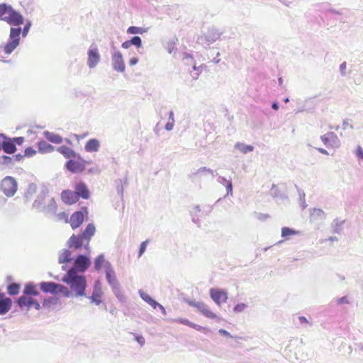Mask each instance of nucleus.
I'll return each instance as SVG.
<instances>
[{
    "label": "nucleus",
    "mask_w": 363,
    "mask_h": 363,
    "mask_svg": "<svg viewBox=\"0 0 363 363\" xmlns=\"http://www.w3.org/2000/svg\"><path fill=\"white\" fill-rule=\"evenodd\" d=\"M346 68H347V63L346 62H342L340 65V72L342 76H346Z\"/></svg>",
    "instance_id": "55"
},
{
    "label": "nucleus",
    "mask_w": 363,
    "mask_h": 363,
    "mask_svg": "<svg viewBox=\"0 0 363 363\" xmlns=\"http://www.w3.org/2000/svg\"><path fill=\"white\" fill-rule=\"evenodd\" d=\"M209 174L212 178L214 177V171L211 169L207 168L206 167L199 168L196 172L194 173V175H207Z\"/></svg>",
    "instance_id": "40"
},
{
    "label": "nucleus",
    "mask_w": 363,
    "mask_h": 363,
    "mask_svg": "<svg viewBox=\"0 0 363 363\" xmlns=\"http://www.w3.org/2000/svg\"><path fill=\"white\" fill-rule=\"evenodd\" d=\"M86 241L82 238L80 235H76L73 234L67 240V246L69 248H74L75 250L80 249Z\"/></svg>",
    "instance_id": "18"
},
{
    "label": "nucleus",
    "mask_w": 363,
    "mask_h": 363,
    "mask_svg": "<svg viewBox=\"0 0 363 363\" xmlns=\"http://www.w3.org/2000/svg\"><path fill=\"white\" fill-rule=\"evenodd\" d=\"M61 198L67 204H73L78 201L77 194L70 190H64L61 194Z\"/></svg>",
    "instance_id": "22"
},
{
    "label": "nucleus",
    "mask_w": 363,
    "mask_h": 363,
    "mask_svg": "<svg viewBox=\"0 0 363 363\" xmlns=\"http://www.w3.org/2000/svg\"><path fill=\"white\" fill-rule=\"evenodd\" d=\"M60 303V300L57 297H50L47 299H45L43 302V307L45 308H49L52 306H56Z\"/></svg>",
    "instance_id": "35"
},
{
    "label": "nucleus",
    "mask_w": 363,
    "mask_h": 363,
    "mask_svg": "<svg viewBox=\"0 0 363 363\" xmlns=\"http://www.w3.org/2000/svg\"><path fill=\"white\" fill-rule=\"evenodd\" d=\"M39 150L41 152H50L54 150V147L46 141H41L38 144Z\"/></svg>",
    "instance_id": "37"
},
{
    "label": "nucleus",
    "mask_w": 363,
    "mask_h": 363,
    "mask_svg": "<svg viewBox=\"0 0 363 363\" xmlns=\"http://www.w3.org/2000/svg\"><path fill=\"white\" fill-rule=\"evenodd\" d=\"M345 220H340L337 218L335 219L332 223L333 232L335 233L340 234L342 229Z\"/></svg>",
    "instance_id": "33"
},
{
    "label": "nucleus",
    "mask_w": 363,
    "mask_h": 363,
    "mask_svg": "<svg viewBox=\"0 0 363 363\" xmlns=\"http://www.w3.org/2000/svg\"><path fill=\"white\" fill-rule=\"evenodd\" d=\"M149 241L147 240L145 241H143L140 246L139 252H138V257H140L143 253L145 252L147 244Z\"/></svg>",
    "instance_id": "49"
},
{
    "label": "nucleus",
    "mask_w": 363,
    "mask_h": 363,
    "mask_svg": "<svg viewBox=\"0 0 363 363\" xmlns=\"http://www.w3.org/2000/svg\"><path fill=\"white\" fill-rule=\"evenodd\" d=\"M48 194V188L46 186H43L40 191L38 194L37 198L35 199L33 203V207L41 211L44 205H45V199Z\"/></svg>",
    "instance_id": "16"
},
{
    "label": "nucleus",
    "mask_w": 363,
    "mask_h": 363,
    "mask_svg": "<svg viewBox=\"0 0 363 363\" xmlns=\"http://www.w3.org/2000/svg\"><path fill=\"white\" fill-rule=\"evenodd\" d=\"M0 18L14 26L23 24L24 21L23 16L19 12L6 4H0Z\"/></svg>",
    "instance_id": "3"
},
{
    "label": "nucleus",
    "mask_w": 363,
    "mask_h": 363,
    "mask_svg": "<svg viewBox=\"0 0 363 363\" xmlns=\"http://www.w3.org/2000/svg\"><path fill=\"white\" fill-rule=\"evenodd\" d=\"M355 154L358 159L363 160V149L361 146H357Z\"/></svg>",
    "instance_id": "53"
},
{
    "label": "nucleus",
    "mask_w": 363,
    "mask_h": 363,
    "mask_svg": "<svg viewBox=\"0 0 363 363\" xmlns=\"http://www.w3.org/2000/svg\"><path fill=\"white\" fill-rule=\"evenodd\" d=\"M44 135L46 139L53 143L60 144L62 142V138L60 135L55 134L54 133L45 131L44 133Z\"/></svg>",
    "instance_id": "31"
},
{
    "label": "nucleus",
    "mask_w": 363,
    "mask_h": 363,
    "mask_svg": "<svg viewBox=\"0 0 363 363\" xmlns=\"http://www.w3.org/2000/svg\"><path fill=\"white\" fill-rule=\"evenodd\" d=\"M57 294H62L65 297H70L72 295L71 291L68 289L67 287L59 284V286L57 289Z\"/></svg>",
    "instance_id": "44"
},
{
    "label": "nucleus",
    "mask_w": 363,
    "mask_h": 363,
    "mask_svg": "<svg viewBox=\"0 0 363 363\" xmlns=\"http://www.w3.org/2000/svg\"><path fill=\"white\" fill-rule=\"evenodd\" d=\"M62 281L69 286L71 291L74 293L75 296L87 297L85 293L87 283L84 275L75 273L74 270H68Z\"/></svg>",
    "instance_id": "1"
},
{
    "label": "nucleus",
    "mask_w": 363,
    "mask_h": 363,
    "mask_svg": "<svg viewBox=\"0 0 363 363\" xmlns=\"http://www.w3.org/2000/svg\"><path fill=\"white\" fill-rule=\"evenodd\" d=\"M72 260V252L68 249H63L58 253V262L60 264L69 263Z\"/></svg>",
    "instance_id": "26"
},
{
    "label": "nucleus",
    "mask_w": 363,
    "mask_h": 363,
    "mask_svg": "<svg viewBox=\"0 0 363 363\" xmlns=\"http://www.w3.org/2000/svg\"><path fill=\"white\" fill-rule=\"evenodd\" d=\"M337 303L338 305H341L344 303H349V301L346 296H342L337 299Z\"/></svg>",
    "instance_id": "60"
},
{
    "label": "nucleus",
    "mask_w": 363,
    "mask_h": 363,
    "mask_svg": "<svg viewBox=\"0 0 363 363\" xmlns=\"http://www.w3.org/2000/svg\"><path fill=\"white\" fill-rule=\"evenodd\" d=\"M88 215L87 208L83 207L82 211L74 212L70 217V225L73 229L79 228L83 223L84 216Z\"/></svg>",
    "instance_id": "12"
},
{
    "label": "nucleus",
    "mask_w": 363,
    "mask_h": 363,
    "mask_svg": "<svg viewBox=\"0 0 363 363\" xmlns=\"http://www.w3.org/2000/svg\"><path fill=\"white\" fill-rule=\"evenodd\" d=\"M74 192L77 194V199L79 197H82L84 199H87L89 197V191L86 185L83 182L76 184L75 191Z\"/></svg>",
    "instance_id": "20"
},
{
    "label": "nucleus",
    "mask_w": 363,
    "mask_h": 363,
    "mask_svg": "<svg viewBox=\"0 0 363 363\" xmlns=\"http://www.w3.org/2000/svg\"><path fill=\"white\" fill-rule=\"evenodd\" d=\"M299 234V231L295 230L288 227H283L281 228V237L286 239L291 235H296Z\"/></svg>",
    "instance_id": "36"
},
{
    "label": "nucleus",
    "mask_w": 363,
    "mask_h": 363,
    "mask_svg": "<svg viewBox=\"0 0 363 363\" xmlns=\"http://www.w3.org/2000/svg\"><path fill=\"white\" fill-rule=\"evenodd\" d=\"M91 265L89 255H79L74 261L73 267L69 270H74L75 273H84Z\"/></svg>",
    "instance_id": "7"
},
{
    "label": "nucleus",
    "mask_w": 363,
    "mask_h": 363,
    "mask_svg": "<svg viewBox=\"0 0 363 363\" xmlns=\"http://www.w3.org/2000/svg\"><path fill=\"white\" fill-rule=\"evenodd\" d=\"M12 301L10 298H0V315H4L11 309Z\"/></svg>",
    "instance_id": "27"
},
{
    "label": "nucleus",
    "mask_w": 363,
    "mask_h": 363,
    "mask_svg": "<svg viewBox=\"0 0 363 363\" xmlns=\"http://www.w3.org/2000/svg\"><path fill=\"white\" fill-rule=\"evenodd\" d=\"M100 146L101 144L99 140L91 138L86 142L84 150L87 152H96L99 150Z\"/></svg>",
    "instance_id": "24"
},
{
    "label": "nucleus",
    "mask_w": 363,
    "mask_h": 363,
    "mask_svg": "<svg viewBox=\"0 0 363 363\" xmlns=\"http://www.w3.org/2000/svg\"><path fill=\"white\" fill-rule=\"evenodd\" d=\"M0 138H4V141L1 144V148L4 152L7 154H13L16 151L15 143L11 138L6 137L4 134L1 133L0 134Z\"/></svg>",
    "instance_id": "17"
},
{
    "label": "nucleus",
    "mask_w": 363,
    "mask_h": 363,
    "mask_svg": "<svg viewBox=\"0 0 363 363\" xmlns=\"http://www.w3.org/2000/svg\"><path fill=\"white\" fill-rule=\"evenodd\" d=\"M7 291L8 294L11 296L16 295L19 292V285L16 283H12L8 286Z\"/></svg>",
    "instance_id": "42"
},
{
    "label": "nucleus",
    "mask_w": 363,
    "mask_h": 363,
    "mask_svg": "<svg viewBox=\"0 0 363 363\" xmlns=\"http://www.w3.org/2000/svg\"><path fill=\"white\" fill-rule=\"evenodd\" d=\"M95 232L96 228L94 225L93 223H89L80 235L86 242H89L91 238L94 235Z\"/></svg>",
    "instance_id": "25"
},
{
    "label": "nucleus",
    "mask_w": 363,
    "mask_h": 363,
    "mask_svg": "<svg viewBox=\"0 0 363 363\" xmlns=\"http://www.w3.org/2000/svg\"><path fill=\"white\" fill-rule=\"evenodd\" d=\"M106 263H111L109 261L105 260L104 254H100L94 260V269L96 271H99L101 269L102 265L106 269Z\"/></svg>",
    "instance_id": "30"
},
{
    "label": "nucleus",
    "mask_w": 363,
    "mask_h": 363,
    "mask_svg": "<svg viewBox=\"0 0 363 363\" xmlns=\"http://www.w3.org/2000/svg\"><path fill=\"white\" fill-rule=\"evenodd\" d=\"M342 128L344 130H346L347 128L353 129L354 127H353L352 124H351L350 123V121L348 119H347V120H345L342 123Z\"/></svg>",
    "instance_id": "56"
},
{
    "label": "nucleus",
    "mask_w": 363,
    "mask_h": 363,
    "mask_svg": "<svg viewBox=\"0 0 363 363\" xmlns=\"http://www.w3.org/2000/svg\"><path fill=\"white\" fill-rule=\"evenodd\" d=\"M31 22L28 21L25 25L23 30L21 28H11L9 41L4 47V52L10 55L18 46L20 43V35L22 32L23 37H26L30 28Z\"/></svg>",
    "instance_id": "2"
},
{
    "label": "nucleus",
    "mask_w": 363,
    "mask_h": 363,
    "mask_svg": "<svg viewBox=\"0 0 363 363\" xmlns=\"http://www.w3.org/2000/svg\"><path fill=\"white\" fill-rule=\"evenodd\" d=\"M57 150L66 158H72L76 157V152L72 149L65 145L60 146L58 147Z\"/></svg>",
    "instance_id": "32"
},
{
    "label": "nucleus",
    "mask_w": 363,
    "mask_h": 363,
    "mask_svg": "<svg viewBox=\"0 0 363 363\" xmlns=\"http://www.w3.org/2000/svg\"><path fill=\"white\" fill-rule=\"evenodd\" d=\"M104 271L107 282L111 287L113 293L117 295L120 289V285L116 279V272L111 263H106V269Z\"/></svg>",
    "instance_id": "6"
},
{
    "label": "nucleus",
    "mask_w": 363,
    "mask_h": 363,
    "mask_svg": "<svg viewBox=\"0 0 363 363\" xmlns=\"http://www.w3.org/2000/svg\"><path fill=\"white\" fill-rule=\"evenodd\" d=\"M117 192L120 194L121 197H123V187L122 186V181L119 180L118 184L116 186Z\"/></svg>",
    "instance_id": "54"
},
{
    "label": "nucleus",
    "mask_w": 363,
    "mask_h": 363,
    "mask_svg": "<svg viewBox=\"0 0 363 363\" xmlns=\"http://www.w3.org/2000/svg\"><path fill=\"white\" fill-rule=\"evenodd\" d=\"M175 322L179 323L182 324H184L185 325H187L191 328L192 322L189 321L188 319L186 318H178L177 320H174Z\"/></svg>",
    "instance_id": "52"
},
{
    "label": "nucleus",
    "mask_w": 363,
    "mask_h": 363,
    "mask_svg": "<svg viewBox=\"0 0 363 363\" xmlns=\"http://www.w3.org/2000/svg\"><path fill=\"white\" fill-rule=\"evenodd\" d=\"M222 34L223 32L216 28H209L206 34L198 38L197 43L205 48H208L211 44L219 39Z\"/></svg>",
    "instance_id": "4"
},
{
    "label": "nucleus",
    "mask_w": 363,
    "mask_h": 363,
    "mask_svg": "<svg viewBox=\"0 0 363 363\" xmlns=\"http://www.w3.org/2000/svg\"><path fill=\"white\" fill-rule=\"evenodd\" d=\"M226 190H227V196L228 195H233V184L232 182H228V184L225 186Z\"/></svg>",
    "instance_id": "57"
},
{
    "label": "nucleus",
    "mask_w": 363,
    "mask_h": 363,
    "mask_svg": "<svg viewBox=\"0 0 363 363\" xmlns=\"http://www.w3.org/2000/svg\"><path fill=\"white\" fill-rule=\"evenodd\" d=\"M321 141L327 147L337 148L340 146V140L335 133L328 132L320 137Z\"/></svg>",
    "instance_id": "14"
},
{
    "label": "nucleus",
    "mask_w": 363,
    "mask_h": 363,
    "mask_svg": "<svg viewBox=\"0 0 363 363\" xmlns=\"http://www.w3.org/2000/svg\"><path fill=\"white\" fill-rule=\"evenodd\" d=\"M298 193L299 195V201H300V205L301 206L303 209H305L307 207V204L305 200V193L302 189H298Z\"/></svg>",
    "instance_id": "45"
},
{
    "label": "nucleus",
    "mask_w": 363,
    "mask_h": 363,
    "mask_svg": "<svg viewBox=\"0 0 363 363\" xmlns=\"http://www.w3.org/2000/svg\"><path fill=\"white\" fill-rule=\"evenodd\" d=\"M139 294L141 297V298L145 301L148 304L153 300L152 298H151L148 294L143 291L142 290L139 291Z\"/></svg>",
    "instance_id": "48"
},
{
    "label": "nucleus",
    "mask_w": 363,
    "mask_h": 363,
    "mask_svg": "<svg viewBox=\"0 0 363 363\" xmlns=\"http://www.w3.org/2000/svg\"><path fill=\"white\" fill-rule=\"evenodd\" d=\"M269 218V216L267 214L264 213H257V218L260 220H265Z\"/></svg>",
    "instance_id": "64"
},
{
    "label": "nucleus",
    "mask_w": 363,
    "mask_h": 363,
    "mask_svg": "<svg viewBox=\"0 0 363 363\" xmlns=\"http://www.w3.org/2000/svg\"><path fill=\"white\" fill-rule=\"evenodd\" d=\"M218 182L222 184V185H224V186H226V184H228V182H231L230 180H228L226 178L223 177H218Z\"/></svg>",
    "instance_id": "59"
},
{
    "label": "nucleus",
    "mask_w": 363,
    "mask_h": 363,
    "mask_svg": "<svg viewBox=\"0 0 363 363\" xmlns=\"http://www.w3.org/2000/svg\"><path fill=\"white\" fill-rule=\"evenodd\" d=\"M37 191V186L34 183H30L25 192V197L27 199H30L33 194H35Z\"/></svg>",
    "instance_id": "39"
},
{
    "label": "nucleus",
    "mask_w": 363,
    "mask_h": 363,
    "mask_svg": "<svg viewBox=\"0 0 363 363\" xmlns=\"http://www.w3.org/2000/svg\"><path fill=\"white\" fill-rule=\"evenodd\" d=\"M77 158L78 160H69L65 164L67 169L72 173L82 172L86 165L91 163L83 160L79 155H77Z\"/></svg>",
    "instance_id": "8"
},
{
    "label": "nucleus",
    "mask_w": 363,
    "mask_h": 363,
    "mask_svg": "<svg viewBox=\"0 0 363 363\" xmlns=\"http://www.w3.org/2000/svg\"><path fill=\"white\" fill-rule=\"evenodd\" d=\"M0 164L11 167L14 164L13 158L6 155L0 157Z\"/></svg>",
    "instance_id": "43"
},
{
    "label": "nucleus",
    "mask_w": 363,
    "mask_h": 363,
    "mask_svg": "<svg viewBox=\"0 0 363 363\" xmlns=\"http://www.w3.org/2000/svg\"><path fill=\"white\" fill-rule=\"evenodd\" d=\"M14 143H15V145H21L23 144V143L24 142V138L23 137H17V138H13V139H11Z\"/></svg>",
    "instance_id": "58"
},
{
    "label": "nucleus",
    "mask_w": 363,
    "mask_h": 363,
    "mask_svg": "<svg viewBox=\"0 0 363 363\" xmlns=\"http://www.w3.org/2000/svg\"><path fill=\"white\" fill-rule=\"evenodd\" d=\"M218 333L222 335H224L227 337H230V338H233V337L230 335V333H228L227 330H224V329H220L218 330Z\"/></svg>",
    "instance_id": "61"
},
{
    "label": "nucleus",
    "mask_w": 363,
    "mask_h": 363,
    "mask_svg": "<svg viewBox=\"0 0 363 363\" xmlns=\"http://www.w3.org/2000/svg\"><path fill=\"white\" fill-rule=\"evenodd\" d=\"M18 304L21 308L24 306L30 308V306H33L36 310H39L40 308V305L39 303L35 301L33 298L27 297L26 296H21L19 297L18 299Z\"/></svg>",
    "instance_id": "19"
},
{
    "label": "nucleus",
    "mask_w": 363,
    "mask_h": 363,
    "mask_svg": "<svg viewBox=\"0 0 363 363\" xmlns=\"http://www.w3.org/2000/svg\"><path fill=\"white\" fill-rule=\"evenodd\" d=\"M58 286L59 284L55 282L43 281L40 284V288L43 292L52 294H57Z\"/></svg>",
    "instance_id": "21"
},
{
    "label": "nucleus",
    "mask_w": 363,
    "mask_h": 363,
    "mask_svg": "<svg viewBox=\"0 0 363 363\" xmlns=\"http://www.w3.org/2000/svg\"><path fill=\"white\" fill-rule=\"evenodd\" d=\"M326 214L320 208H313L311 210L310 220L311 222L323 221L325 219Z\"/></svg>",
    "instance_id": "23"
},
{
    "label": "nucleus",
    "mask_w": 363,
    "mask_h": 363,
    "mask_svg": "<svg viewBox=\"0 0 363 363\" xmlns=\"http://www.w3.org/2000/svg\"><path fill=\"white\" fill-rule=\"evenodd\" d=\"M209 294L211 298L218 306H220L222 303H225L227 301V292L223 289L211 288Z\"/></svg>",
    "instance_id": "13"
},
{
    "label": "nucleus",
    "mask_w": 363,
    "mask_h": 363,
    "mask_svg": "<svg viewBox=\"0 0 363 363\" xmlns=\"http://www.w3.org/2000/svg\"><path fill=\"white\" fill-rule=\"evenodd\" d=\"M135 340L141 345H144L145 340L143 336L137 335L135 336Z\"/></svg>",
    "instance_id": "62"
},
{
    "label": "nucleus",
    "mask_w": 363,
    "mask_h": 363,
    "mask_svg": "<svg viewBox=\"0 0 363 363\" xmlns=\"http://www.w3.org/2000/svg\"><path fill=\"white\" fill-rule=\"evenodd\" d=\"M191 328H194V329H195L196 330H199V331H202L203 333H207V332L209 331L208 328L203 327V326H201V325H199L195 324L194 323H192Z\"/></svg>",
    "instance_id": "50"
},
{
    "label": "nucleus",
    "mask_w": 363,
    "mask_h": 363,
    "mask_svg": "<svg viewBox=\"0 0 363 363\" xmlns=\"http://www.w3.org/2000/svg\"><path fill=\"white\" fill-rule=\"evenodd\" d=\"M111 64L113 70L118 72H124L125 65L122 53L118 50H113L111 55Z\"/></svg>",
    "instance_id": "9"
},
{
    "label": "nucleus",
    "mask_w": 363,
    "mask_h": 363,
    "mask_svg": "<svg viewBox=\"0 0 363 363\" xmlns=\"http://www.w3.org/2000/svg\"><path fill=\"white\" fill-rule=\"evenodd\" d=\"M57 211V204L54 198L48 199L47 205H44L41 211L47 213L55 214Z\"/></svg>",
    "instance_id": "28"
},
{
    "label": "nucleus",
    "mask_w": 363,
    "mask_h": 363,
    "mask_svg": "<svg viewBox=\"0 0 363 363\" xmlns=\"http://www.w3.org/2000/svg\"><path fill=\"white\" fill-rule=\"evenodd\" d=\"M234 147L243 154H247L250 152H252L255 149L254 146L251 145H246L240 142L236 143Z\"/></svg>",
    "instance_id": "29"
},
{
    "label": "nucleus",
    "mask_w": 363,
    "mask_h": 363,
    "mask_svg": "<svg viewBox=\"0 0 363 363\" xmlns=\"http://www.w3.org/2000/svg\"><path fill=\"white\" fill-rule=\"evenodd\" d=\"M203 67H204V65H202L200 66H196V63L194 62V66H193V69H194V71H195V72L191 74V76L194 80L198 79Z\"/></svg>",
    "instance_id": "41"
},
{
    "label": "nucleus",
    "mask_w": 363,
    "mask_h": 363,
    "mask_svg": "<svg viewBox=\"0 0 363 363\" xmlns=\"http://www.w3.org/2000/svg\"><path fill=\"white\" fill-rule=\"evenodd\" d=\"M247 308V304L243 303H238L234 307L233 311L235 313H240V312L244 311Z\"/></svg>",
    "instance_id": "47"
},
{
    "label": "nucleus",
    "mask_w": 363,
    "mask_h": 363,
    "mask_svg": "<svg viewBox=\"0 0 363 363\" xmlns=\"http://www.w3.org/2000/svg\"><path fill=\"white\" fill-rule=\"evenodd\" d=\"M88 59L87 65L90 69H93L96 67L100 61L101 57L99 52V50L95 45H91L87 52Z\"/></svg>",
    "instance_id": "10"
},
{
    "label": "nucleus",
    "mask_w": 363,
    "mask_h": 363,
    "mask_svg": "<svg viewBox=\"0 0 363 363\" xmlns=\"http://www.w3.org/2000/svg\"><path fill=\"white\" fill-rule=\"evenodd\" d=\"M23 293L26 295L38 296L39 292L36 289V286L33 283L28 284L24 289Z\"/></svg>",
    "instance_id": "34"
},
{
    "label": "nucleus",
    "mask_w": 363,
    "mask_h": 363,
    "mask_svg": "<svg viewBox=\"0 0 363 363\" xmlns=\"http://www.w3.org/2000/svg\"><path fill=\"white\" fill-rule=\"evenodd\" d=\"M132 45H135L138 48L142 47V40L139 36H134L130 40H129Z\"/></svg>",
    "instance_id": "46"
},
{
    "label": "nucleus",
    "mask_w": 363,
    "mask_h": 363,
    "mask_svg": "<svg viewBox=\"0 0 363 363\" xmlns=\"http://www.w3.org/2000/svg\"><path fill=\"white\" fill-rule=\"evenodd\" d=\"M174 125V123H173L172 121H168L166 123L164 128L167 130L170 131L173 129Z\"/></svg>",
    "instance_id": "63"
},
{
    "label": "nucleus",
    "mask_w": 363,
    "mask_h": 363,
    "mask_svg": "<svg viewBox=\"0 0 363 363\" xmlns=\"http://www.w3.org/2000/svg\"><path fill=\"white\" fill-rule=\"evenodd\" d=\"M147 30H148L147 28L130 26L127 30V33L128 34H141L142 35V34L147 32Z\"/></svg>",
    "instance_id": "38"
},
{
    "label": "nucleus",
    "mask_w": 363,
    "mask_h": 363,
    "mask_svg": "<svg viewBox=\"0 0 363 363\" xmlns=\"http://www.w3.org/2000/svg\"><path fill=\"white\" fill-rule=\"evenodd\" d=\"M18 189L16 180L10 176L4 177L0 184V189L8 197L13 196Z\"/></svg>",
    "instance_id": "5"
},
{
    "label": "nucleus",
    "mask_w": 363,
    "mask_h": 363,
    "mask_svg": "<svg viewBox=\"0 0 363 363\" xmlns=\"http://www.w3.org/2000/svg\"><path fill=\"white\" fill-rule=\"evenodd\" d=\"M102 295L103 291L101 283L99 280H96L95 281L94 284L92 294L91 296H89L88 298L91 300V303H94L96 305L99 306L102 302V301L100 299Z\"/></svg>",
    "instance_id": "15"
},
{
    "label": "nucleus",
    "mask_w": 363,
    "mask_h": 363,
    "mask_svg": "<svg viewBox=\"0 0 363 363\" xmlns=\"http://www.w3.org/2000/svg\"><path fill=\"white\" fill-rule=\"evenodd\" d=\"M36 153V151L31 147H27L24 151V156L32 157Z\"/></svg>",
    "instance_id": "51"
},
{
    "label": "nucleus",
    "mask_w": 363,
    "mask_h": 363,
    "mask_svg": "<svg viewBox=\"0 0 363 363\" xmlns=\"http://www.w3.org/2000/svg\"><path fill=\"white\" fill-rule=\"evenodd\" d=\"M189 305L196 308L201 313L210 319L216 318V315L211 311L209 307L202 301H190Z\"/></svg>",
    "instance_id": "11"
}]
</instances>
